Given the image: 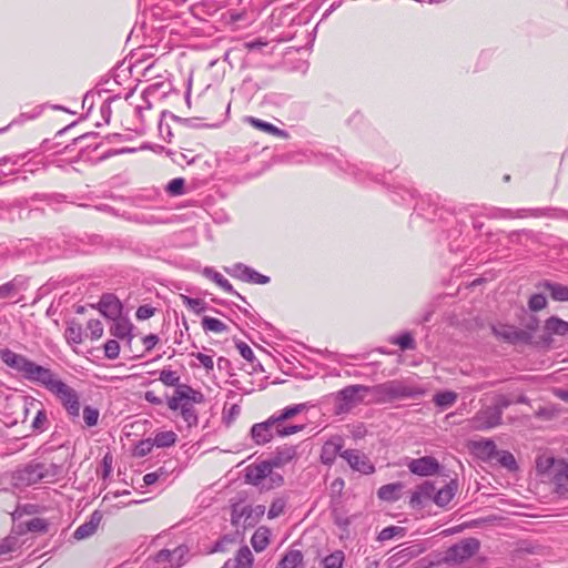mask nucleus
<instances>
[{"label":"nucleus","mask_w":568,"mask_h":568,"mask_svg":"<svg viewBox=\"0 0 568 568\" xmlns=\"http://www.w3.org/2000/svg\"><path fill=\"white\" fill-rule=\"evenodd\" d=\"M133 82L131 63L121 62L112 74H109V103L121 97L128 100L133 94Z\"/></svg>","instance_id":"nucleus-2"},{"label":"nucleus","mask_w":568,"mask_h":568,"mask_svg":"<svg viewBox=\"0 0 568 568\" xmlns=\"http://www.w3.org/2000/svg\"><path fill=\"white\" fill-rule=\"evenodd\" d=\"M136 221L141 222V223H146V224H155V223H160L161 221L153 214H140V215H136Z\"/></svg>","instance_id":"nucleus-64"},{"label":"nucleus","mask_w":568,"mask_h":568,"mask_svg":"<svg viewBox=\"0 0 568 568\" xmlns=\"http://www.w3.org/2000/svg\"><path fill=\"white\" fill-rule=\"evenodd\" d=\"M62 466L51 462L30 463L23 468V470H21L20 478L27 485H33L40 480L53 483L62 475Z\"/></svg>","instance_id":"nucleus-4"},{"label":"nucleus","mask_w":568,"mask_h":568,"mask_svg":"<svg viewBox=\"0 0 568 568\" xmlns=\"http://www.w3.org/2000/svg\"><path fill=\"white\" fill-rule=\"evenodd\" d=\"M511 404H514L513 400H510L507 396H499L496 404L494 405L495 408H499L500 409V413L503 414L504 413V409H506L507 407H509Z\"/></svg>","instance_id":"nucleus-63"},{"label":"nucleus","mask_w":568,"mask_h":568,"mask_svg":"<svg viewBox=\"0 0 568 568\" xmlns=\"http://www.w3.org/2000/svg\"><path fill=\"white\" fill-rule=\"evenodd\" d=\"M270 531L266 528H258L251 538L252 547L255 551H263L270 542Z\"/></svg>","instance_id":"nucleus-33"},{"label":"nucleus","mask_w":568,"mask_h":568,"mask_svg":"<svg viewBox=\"0 0 568 568\" xmlns=\"http://www.w3.org/2000/svg\"><path fill=\"white\" fill-rule=\"evenodd\" d=\"M110 331L116 338L125 341L129 345L133 338V324L126 316H118L112 320Z\"/></svg>","instance_id":"nucleus-19"},{"label":"nucleus","mask_w":568,"mask_h":568,"mask_svg":"<svg viewBox=\"0 0 568 568\" xmlns=\"http://www.w3.org/2000/svg\"><path fill=\"white\" fill-rule=\"evenodd\" d=\"M122 308L120 300L114 294L109 293V320L122 316Z\"/></svg>","instance_id":"nucleus-47"},{"label":"nucleus","mask_w":568,"mask_h":568,"mask_svg":"<svg viewBox=\"0 0 568 568\" xmlns=\"http://www.w3.org/2000/svg\"><path fill=\"white\" fill-rule=\"evenodd\" d=\"M285 507H286L285 499L276 498L275 500H273V503L270 506L267 517L270 519L277 518L278 516H281L284 513Z\"/></svg>","instance_id":"nucleus-49"},{"label":"nucleus","mask_w":568,"mask_h":568,"mask_svg":"<svg viewBox=\"0 0 568 568\" xmlns=\"http://www.w3.org/2000/svg\"><path fill=\"white\" fill-rule=\"evenodd\" d=\"M181 388H182V393L187 395V398L184 399L185 402L200 403L202 400L203 396H202V394L200 392L194 390L190 386H181Z\"/></svg>","instance_id":"nucleus-57"},{"label":"nucleus","mask_w":568,"mask_h":568,"mask_svg":"<svg viewBox=\"0 0 568 568\" xmlns=\"http://www.w3.org/2000/svg\"><path fill=\"white\" fill-rule=\"evenodd\" d=\"M501 413L495 406H488L480 409L470 420V427L476 430H487L501 423Z\"/></svg>","instance_id":"nucleus-7"},{"label":"nucleus","mask_w":568,"mask_h":568,"mask_svg":"<svg viewBox=\"0 0 568 568\" xmlns=\"http://www.w3.org/2000/svg\"><path fill=\"white\" fill-rule=\"evenodd\" d=\"M536 287L548 291L555 301L568 302V286L566 285L545 280L539 282Z\"/></svg>","instance_id":"nucleus-21"},{"label":"nucleus","mask_w":568,"mask_h":568,"mask_svg":"<svg viewBox=\"0 0 568 568\" xmlns=\"http://www.w3.org/2000/svg\"><path fill=\"white\" fill-rule=\"evenodd\" d=\"M306 409H307L306 403L294 404V405L286 406L283 409L275 412L271 416L273 417V419L275 420V423L278 425L280 428L281 427H300L301 432H302L305 428V425H302V424L301 425H292V424H286V422L294 418L296 415L305 412Z\"/></svg>","instance_id":"nucleus-16"},{"label":"nucleus","mask_w":568,"mask_h":568,"mask_svg":"<svg viewBox=\"0 0 568 568\" xmlns=\"http://www.w3.org/2000/svg\"><path fill=\"white\" fill-rule=\"evenodd\" d=\"M178 436L172 430L159 432L152 438L154 446L156 447H171L175 444Z\"/></svg>","instance_id":"nucleus-34"},{"label":"nucleus","mask_w":568,"mask_h":568,"mask_svg":"<svg viewBox=\"0 0 568 568\" xmlns=\"http://www.w3.org/2000/svg\"><path fill=\"white\" fill-rule=\"evenodd\" d=\"M433 400L436 406L442 408H448L456 403L457 394L452 390L439 392L434 396Z\"/></svg>","instance_id":"nucleus-37"},{"label":"nucleus","mask_w":568,"mask_h":568,"mask_svg":"<svg viewBox=\"0 0 568 568\" xmlns=\"http://www.w3.org/2000/svg\"><path fill=\"white\" fill-rule=\"evenodd\" d=\"M182 298L183 304L197 314L205 310V303L200 298H193L185 295H183Z\"/></svg>","instance_id":"nucleus-52"},{"label":"nucleus","mask_w":568,"mask_h":568,"mask_svg":"<svg viewBox=\"0 0 568 568\" xmlns=\"http://www.w3.org/2000/svg\"><path fill=\"white\" fill-rule=\"evenodd\" d=\"M545 554L544 547L537 544L523 542L513 554V560L518 564L520 568H531L539 566L537 557Z\"/></svg>","instance_id":"nucleus-6"},{"label":"nucleus","mask_w":568,"mask_h":568,"mask_svg":"<svg viewBox=\"0 0 568 568\" xmlns=\"http://www.w3.org/2000/svg\"><path fill=\"white\" fill-rule=\"evenodd\" d=\"M241 413V407L237 404L231 405L229 409L224 412V419L227 424L232 423Z\"/></svg>","instance_id":"nucleus-59"},{"label":"nucleus","mask_w":568,"mask_h":568,"mask_svg":"<svg viewBox=\"0 0 568 568\" xmlns=\"http://www.w3.org/2000/svg\"><path fill=\"white\" fill-rule=\"evenodd\" d=\"M455 496V489L450 485L440 488L434 496V503L437 506L445 507Z\"/></svg>","instance_id":"nucleus-39"},{"label":"nucleus","mask_w":568,"mask_h":568,"mask_svg":"<svg viewBox=\"0 0 568 568\" xmlns=\"http://www.w3.org/2000/svg\"><path fill=\"white\" fill-rule=\"evenodd\" d=\"M369 390L373 396V400L377 404L417 398L425 394V388L422 386L399 379L369 386Z\"/></svg>","instance_id":"nucleus-1"},{"label":"nucleus","mask_w":568,"mask_h":568,"mask_svg":"<svg viewBox=\"0 0 568 568\" xmlns=\"http://www.w3.org/2000/svg\"><path fill=\"white\" fill-rule=\"evenodd\" d=\"M1 359L8 366H10L19 372H22L23 374H26V372L31 363L24 356L19 355L10 349H4L1 352Z\"/></svg>","instance_id":"nucleus-22"},{"label":"nucleus","mask_w":568,"mask_h":568,"mask_svg":"<svg viewBox=\"0 0 568 568\" xmlns=\"http://www.w3.org/2000/svg\"><path fill=\"white\" fill-rule=\"evenodd\" d=\"M495 335L508 343H530V333L514 325H497L493 327Z\"/></svg>","instance_id":"nucleus-11"},{"label":"nucleus","mask_w":568,"mask_h":568,"mask_svg":"<svg viewBox=\"0 0 568 568\" xmlns=\"http://www.w3.org/2000/svg\"><path fill=\"white\" fill-rule=\"evenodd\" d=\"M225 272L230 276L246 283L267 284L270 282L268 276L258 273L243 263H235L230 267H225Z\"/></svg>","instance_id":"nucleus-8"},{"label":"nucleus","mask_w":568,"mask_h":568,"mask_svg":"<svg viewBox=\"0 0 568 568\" xmlns=\"http://www.w3.org/2000/svg\"><path fill=\"white\" fill-rule=\"evenodd\" d=\"M494 459L497 460L498 464L507 470L515 471L518 468L514 455L508 450H497L496 457Z\"/></svg>","instance_id":"nucleus-35"},{"label":"nucleus","mask_w":568,"mask_h":568,"mask_svg":"<svg viewBox=\"0 0 568 568\" xmlns=\"http://www.w3.org/2000/svg\"><path fill=\"white\" fill-rule=\"evenodd\" d=\"M51 392L60 398L64 407L78 398L75 392L61 381L55 384Z\"/></svg>","instance_id":"nucleus-31"},{"label":"nucleus","mask_w":568,"mask_h":568,"mask_svg":"<svg viewBox=\"0 0 568 568\" xmlns=\"http://www.w3.org/2000/svg\"><path fill=\"white\" fill-rule=\"evenodd\" d=\"M184 185L185 181L183 178H175L166 184L165 191L172 196H179L184 194Z\"/></svg>","instance_id":"nucleus-44"},{"label":"nucleus","mask_w":568,"mask_h":568,"mask_svg":"<svg viewBox=\"0 0 568 568\" xmlns=\"http://www.w3.org/2000/svg\"><path fill=\"white\" fill-rule=\"evenodd\" d=\"M544 332L547 336H566L568 335V322L558 316H550L545 321Z\"/></svg>","instance_id":"nucleus-23"},{"label":"nucleus","mask_w":568,"mask_h":568,"mask_svg":"<svg viewBox=\"0 0 568 568\" xmlns=\"http://www.w3.org/2000/svg\"><path fill=\"white\" fill-rule=\"evenodd\" d=\"M547 306V298L541 293L532 294L528 300V308L531 312H539Z\"/></svg>","instance_id":"nucleus-45"},{"label":"nucleus","mask_w":568,"mask_h":568,"mask_svg":"<svg viewBox=\"0 0 568 568\" xmlns=\"http://www.w3.org/2000/svg\"><path fill=\"white\" fill-rule=\"evenodd\" d=\"M303 559L302 551L291 549L284 555L276 568H306Z\"/></svg>","instance_id":"nucleus-26"},{"label":"nucleus","mask_w":568,"mask_h":568,"mask_svg":"<svg viewBox=\"0 0 568 568\" xmlns=\"http://www.w3.org/2000/svg\"><path fill=\"white\" fill-rule=\"evenodd\" d=\"M202 327L206 332L213 333H223L227 329V325L223 323L221 320L210 316H204L202 318Z\"/></svg>","instance_id":"nucleus-38"},{"label":"nucleus","mask_w":568,"mask_h":568,"mask_svg":"<svg viewBox=\"0 0 568 568\" xmlns=\"http://www.w3.org/2000/svg\"><path fill=\"white\" fill-rule=\"evenodd\" d=\"M65 338L68 343L80 344L83 341V332L80 324L71 321L68 323V327L65 329Z\"/></svg>","instance_id":"nucleus-36"},{"label":"nucleus","mask_w":568,"mask_h":568,"mask_svg":"<svg viewBox=\"0 0 568 568\" xmlns=\"http://www.w3.org/2000/svg\"><path fill=\"white\" fill-rule=\"evenodd\" d=\"M297 457V446L283 445L276 448L273 456L268 459L270 464L274 467H283Z\"/></svg>","instance_id":"nucleus-20"},{"label":"nucleus","mask_w":568,"mask_h":568,"mask_svg":"<svg viewBox=\"0 0 568 568\" xmlns=\"http://www.w3.org/2000/svg\"><path fill=\"white\" fill-rule=\"evenodd\" d=\"M87 329L85 336H89L92 341L99 339L103 335V325L99 320L89 321Z\"/></svg>","instance_id":"nucleus-46"},{"label":"nucleus","mask_w":568,"mask_h":568,"mask_svg":"<svg viewBox=\"0 0 568 568\" xmlns=\"http://www.w3.org/2000/svg\"><path fill=\"white\" fill-rule=\"evenodd\" d=\"M246 122L250 123L253 128H255L260 131H263L267 134H272V135L280 136L283 139L288 138V133L286 131L275 126L274 124H272L270 122L263 121L261 119H257L254 116H248L246 119Z\"/></svg>","instance_id":"nucleus-25"},{"label":"nucleus","mask_w":568,"mask_h":568,"mask_svg":"<svg viewBox=\"0 0 568 568\" xmlns=\"http://www.w3.org/2000/svg\"><path fill=\"white\" fill-rule=\"evenodd\" d=\"M273 469L272 464L268 460H263L256 465H251L245 469V479L248 484L261 487H265L264 481L271 475Z\"/></svg>","instance_id":"nucleus-13"},{"label":"nucleus","mask_w":568,"mask_h":568,"mask_svg":"<svg viewBox=\"0 0 568 568\" xmlns=\"http://www.w3.org/2000/svg\"><path fill=\"white\" fill-rule=\"evenodd\" d=\"M344 552L342 550H336L331 555L326 556L322 560V565L324 568H341L344 562Z\"/></svg>","instance_id":"nucleus-41"},{"label":"nucleus","mask_w":568,"mask_h":568,"mask_svg":"<svg viewBox=\"0 0 568 568\" xmlns=\"http://www.w3.org/2000/svg\"><path fill=\"white\" fill-rule=\"evenodd\" d=\"M103 518V510L93 511L92 515L90 516V519L75 529V531L73 532L74 539L82 540L92 536L98 530Z\"/></svg>","instance_id":"nucleus-18"},{"label":"nucleus","mask_w":568,"mask_h":568,"mask_svg":"<svg viewBox=\"0 0 568 568\" xmlns=\"http://www.w3.org/2000/svg\"><path fill=\"white\" fill-rule=\"evenodd\" d=\"M267 479L271 481V484H265V487L263 489H271L273 487H278L283 484V477L280 474L273 473V469L271 470V475L267 477Z\"/></svg>","instance_id":"nucleus-61"},{"label":"nucleus","mask_w":568,"mask_h":568,"mask_svg":"<svg viewBox=\"0 0 568 568\" xmlns=\"http://www.w3.org/2000/svg\"><path fill=\"white\" fill-rule=\"evenodd\" d=\"M405 528L399 526H388L382 529L377 536L379 541L389 540L396 536H404Z\"/></svg>","instance_id":"nucleus-43"},{"label":"nucleus","mask_w":568,"mask_h":568,"mask_svg":"<svg viewBox=\"0 0 568 568\" xmlns=\"http://www.w3.org/2000/svg\"><path fill=\"white\" fill-rule=\"evenodd\" d=\"M154 447L152 438L143 439L138 443L134 449V455L138 457H144L151 453Z\"/></svg>","instance_id":"nucleus-51"},{"label":"nucleus","mask_w":568,"mask_h":568,"mask_svg":"<svg viewBox=\"0 0 568 568\" xmlns=\"http://www.w3.org/2000/svg\"><path fill=\"white\" fill-rule=\"evenodd\" d=\"M539 210H525L520 209L517 211L508 210V209H495L490 216L493 217H500V219H521L527 215V213H530L534 216L539 215Z\"/></svg>","instance_id":"nucleus-30"},{"label":"nucleus","mask_w":568,"mask_h":568,"mask_svg":"<svg viewBox=\"0 0 568 568\" xmlns=\"http://www.w3.org/2000/svg\"><path fill=\"white\" fill-rule=\"evenodd\" d=\"M24 375L27 378H29L31 381L41 383L50 390H52L54 388L55 384H58L60 382V379H58L51 373L50 369L42 367L40 365H37L33 362L30 363Z\"/></svg>","instance_id":"nucleus-14"},{"label":"nucleus","mask_w":568,"mask_h":568,"mask_svg":"<svg viewBox=\"0 0 568 568\" xmlns=\"http://www.w3.org/2000/svg\"><path fill=\"white\" fill-rule=\"evenodd\" d=\"M341 457L347 462L353 470L361 474L369 475L375 470L368 457L358 449H345L341 453Z\"/></svg>","instance_id":"nucleus-10"},{"label":"nucleus","mask_w":568,"mask_h":568,"mask_svg":"<svg viewBox=\"0 0 568 568\" xmlns=\"http://www.w3.org/2000/svg\"><path fill=\"white\" fill-rule=\"evenodd\" d=\"M371 394L369 386L349 385L334 394V413L343 415L364 400Z\"/></svg>","instance_id":"nucleus-5"},{"label":"nucleus","mask_w":568,"mask_h":568,"mask_svg":"<svg viewBox=\"0 0 568 568\" xmlns=\"http://www.w3.org/2000/svg\"><path fill=\"white\" fill-rule=\"evenodd\" d=\"M476 453L488 460H493L497 454V446L491 439H481L473 443Z\"/></svg>","instance_id":"nucleus-27"},{"label":"nucleus","mask_w":568,"mask_h":568,"mask_svg":"<svg viewBox=\"0 0 568 568\" xmlns=\"http://www.w3.org/2000/svg\"><path fill=\"white\" fill-rule=\"evenodd\" d=\"M555 484L557 486V493L560 495L566 494V489H564V483H568V462H561L557 465L555 469Z\"/></svg>","instance_id":"nucleus-32"},{"label":"nucleus","mask_w":568,"mask_h":568,"mask_svg":"<svg viewBox=\"0 0 568 568\" xmlns=\"http://www.w3.org/2000/svg\"><path fill=\"white\" fill-rule=\"evenodd\" d=\"M154 313H155L154 307H152L151 305L144 304V305L139 306L135 315H136L138 320L145 321V320H149L150 317H152L154 315Z\"/></svg>","instance_id":"nucleus-54"},{"label":"nucleus","mask_w":568,"mask_h":568,"mask_svg":"<svg viewBox=\"0 0 568 568\" xmlns=\"http://www.w3.org/2000/svg\"><path fill=\"white\" fill-rule=\"evenodd\" d=\"M181 415L189 427L195 426L197 424V414L192 403L184 402L181 409Z\"/></svg>","instance_id":"nucleus-40"},{"label":"nucleus","mask_w":568,"mask_h":568,"mask_svg":"<svg viewBox=\"0 0 568 568\" xmlns=\"http://www.w3.org/2000/svg\"><path fill=\"white\" fill-rule=\"evenodd\" d=\"M253 555L247 546L241 547L234 558L229 560V568H251L253 565Z\"/></svg>","instance_id":"nucleus-28"},{"label":"nucleus","mask_w":568,"mask_h":568,"mask_svg":"<svg viewBox=\"0 0 568 568\" xmlns=\"http://www.w3.org/2000/svg\"><path fill=\"white\" fill-rule=\"evenodd\" d=\"M301 432L300 427H278L272 416L251 427L250 435L256 445H265L274 437H287Z\"/></svg>","instance_id":"nucleus-3"},{"label":"nucleus","mask_w":568,"mask_h":568,"mask_svg":"<svg viewBox=\"0 0 568 568\" xmlns=\"http://www.w3.org/2000/svg\"><path fill=\"white\" fill-rule=\"evenodd\" d=\"M343 438L339 436L327 439L321 449L320 458L322 464L331 467L335 463L336 457L343 453Z\"/></svg>","instance_id":"nucleus-17"},{"label":"nucleus","mask_w":568,"mask_h":568,"mask_svg":"<svg viewBox=\"0 0 568 568\" xmlns=\"http://www.w3.org/2000/svg\"><path fill=\"white\" fill-rule=\"evenodd\" d=\"M426 550V547L423 544H414L402 548L395 554L390 555L386 561V568H400L413 558L418 557Z\"/></svg>","instance_id":"nucleus-9"},{"label":"nucleus","mask_w":568,"mask_h":568,"mask_svg":"<svg viewBox=\"0 0 568 568\" xmlns=\"http://www.w3.org/2000/svg\"><path fill=\"white\" fill-rule=\"evenodd\" d=\"M159 379L166 386H178L180 382V377L176 372L171 369L162 371Z\"/></svg>","instance_id":"nucleus-50"},{"label":"nucleus","mask_w":568,"mask_h":568,"mask_svg":"<svg viewBox=\"0 0 568 568\" xmlns=\"http://www.w3.org/2000/svg\"><path fill=\"white\" fill-rule=\"evenodd\" d=\"M410 473L418 476H432L438 473L439 463L432 456L410 459L407 464Z\"/></svg>","instance_id":"nucleus-15"},{"label":"nucleus","mask_w":568,"mask_h":568,"mask_svg":"<svg viewBox=\"0 0 568 568\" xmlns=\"http://www.w3.org/2000/svg\"><path fill=\"white\" fill-rule=\"evenodd\" d=\"M30 418L31 428L34 432H42L47 424V414L41 407V403L31 400L24 407L23 423H27Z\"/></svg>","instance_id":"nucleus-12"},{"label":"nucleus","mask_w":568,"mask_h":568,"mask_svg":"<svg viewBox=\"0 0 568 568\" xmlns=\"http://www.w3.org/2000/svg\"><path fill=\"white\" fill-rule=\"evenodd\" d=\"M143 345L146 351H151L159 343V336L155 334H149L142 338Z\"/></svg>","instance_id":"nucleus-62"},{"label":"nucleus","mask_w":568,"mask_h":568,"mask_svg":"<svg viewBox=\"0 0 568 568\" xmlns=\"http://www.w3.org/2000/svg\"><path fill=\"white\" fill-rule=\"evenodd\" d=\"M202 274L213 281L217 286H220L224 292L234 294L241 300H244L232 286V284L219 272H216L213 267H204Z\"/></svg>","instance_id":"nucleus-24"},{"label":"nucleus","mask_w":568,"mask_h":568,"mask_svg":"<svg viewBox=\"0 0 568 568\" xmlns=\"http://www.w3.org/2000/svg\"><path fill=\"white\" fill-rule=\"evenodd\" d=\"M237 349L241 354V356L246 359L247 362H254L255 355L253 349L245 343L241 342L237 344Z\"/></svg>","instance_id":"nucleus-58"},{"label":"nucleus","mask_w":568,"mask_h":568,"mask_svg":"<svg viewBox=\"0 0 568 568\" xmlns=\"http://www.w3.org/2000/svg\"><path fill=\"white\" fill-rule=\"evenodd\" d=\"M187 398V395H185L184 393H182V388L181 386L178 387V389L175 390L174 395L169 399L168 402V406L170 409L172 410H178V409H182V406L184 404V399Z\"/></svg>","instance_id":"nucleus-48"},{"label":"nucleus","mask_w":568,"mask_h":568,"mask_svg":"<svg viewBox=\"0 0 568 568\" xmlns=\"http://www.w3.org/2000/svg\"><path fill=\"white\" fill-rule=\"evenodd\" d=\"M524 326L525 328L523 331H526V332H529L530 333V342L532 341V337H534V334L538 331L539 328V320L531 315L525 323H524Z\"/></svg>","instance_id":"nucleus-56"},{"label":"nucleus","mask_w":568,"mask_h":568,"mask_svg":"<svg viewBox=\"0 0 568 568\" xmlns=\"http://www.w3.org/2000/svg\"><path fill=\"white\" fill-rule=\"evenodd\" d=\"M83 418L88 426H94L99 419V410L88 406L83 410Z\"/></svg>","instance_id":"nucleus-53"},{"label":"nucleus","mask_w":568,"mask_h":568,"mask_svg":"<svg viewBox=\"0 0 568 568\" xmlns=\"http://www.w3.org/2000/svg\"><path fill=\"white\" fill-rule=\"evenodd\" d=\"M390 343L398 345L403 351L416 348L415 341L409 332H405L402 335L392 338Z\"/></svg>","instance_id":"nucleus-42"},{"label":"nucleus","mask_w":568,"mask_h":568,"mask_svg":"<svg viewBox=\"0 0 568 568\" xmlns=\"http://www.w3.org/2000/svg\"><path fill=\"white\" fill-rule=\"evenodd\" d=\"M192 356H194L206 371L213 369L214 361L212 356L203 353H193Z\"/></svg>","instance_id":"nucleus-55"},{"label":"nucleus","mask_w":568,"mask_h":568,"mask_svg":"<svg viewBox=\"0 0 568 568\" xmlns=\"http://www.w3.org/2000/svg\"><path fill=\"white\" fill-rule=\"evenodd\" d=\"M402 489L403 485L400 483L387 484L378 489L377 496L385 501H396L400 498Z\"/></svg>","instance_id":"nucleus-29"},{"label":"nucleus","mask_w":568,"mask_h":568,"mask_svg":"<svg viewBox=\"0 0 568 568\" xmlns=\"http://www.w3.org/2000/svg\"><path fill=\"white\" fill-rule=\"evenodd\" d=\"M16 292L17 290L13 283H6L0 286V298L11 297Z\"/></svg>","instance_id":"nucleus-60"}]
</instances>
